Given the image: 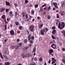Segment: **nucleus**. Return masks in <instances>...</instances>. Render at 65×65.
Masks as SVG:
<instances>
[{
	"label": "nucleus",
	"instance_id": "f257e3e1",
	"mask_svg": "<svg viewBox=\"0 0 65 65\" xmlns=\"http://www.w3.org/2000/svg\"><path fill=\"white\" fill-rule=\"evenodd\" d=\"M28 40L29 41H30L31 40H34V37L32 36L31 37V35H29L27 37Z\"/></svg>",
	"mask_w": 65,
	"mask_h": 65
},
{
	"label": "nucleus",
	"instance_id": "f03ea898",
	"mask_svg": "<svg viewBox=\"0 0 65 65\" xmlns=\"http://www.w3.org/2000/svg\"><path fill=\"white\" fill-rule=\"evenodd\" d=\"M34 26L33 25H31L29 27V29L30 31L31 32H33L34 31Z\"/></svg>",
	"mask_w": 65,
	"mask_h": 65
},
{
	"label": "nucleus",
	"instance_id": "7ed1b4c3",
	"mask_svg": "<svg viewBox=\"0 0 65 65\" xmlns=\"http://www.w3.org/2000/svg\"><path fill=\"white\" fill-rule=\"evenodd\" d=\"M45 32V29H43L42 30H40V32L41 35H44V32Z\"/></svg>",
	"mask_w": 65,
	"mask_h": 65
},
{
	"label": "nucleus",
	"instance_id": "20e7f679",
	"mask_svg": "<svg viewBox=\"0 0 65 65\" xmlns=\"http://www.w3.org/2000/svg\"><path fill=\"white\" fill-rule=\"evenodd\" d=\"M52 64H53L54 63H55L56 62V60L55 59V58H52Z\"/></svg>",
	"mask_w": 65,
	"mask_h": 65
},
{
	"label": "nucleus",
	"instance_id": "39448f33",
	"mask_svg": "<svg viewBox=\"0 0 65 65\" xmlns=\"http://www.w3.org/2000/svg\"><path fill=\"white\" fill-rule=\"evenodd\" d=\"M58 29H60L61 30L63 28L62 26H61V22H59L58 23Z\"/></svg>",
	"mask_w": 65,
	"mask_h": 65
},
{
	"label": "nucleus",
	"instance_id": "423d86ee",
	"mask_svg": "<svg viewBox=\"0 0 65 65\" xmlns=\"http://www.w3.org/2000/svg\"><path fill=\"white\" fill-rule=\"evenodd\" d=\"M51 46L52 48H53V49H56V44H53L51 45Z\"/></svg>",
	"mask_w": 65,
	"mask_h": 65
},
{
	"label": "nucleus",
	"instance_id": "0eeeda50",
	"mask_svg": "<svg viewBox=\"0 0 65 65\" xmlns=\"http://www.w3.org/2000/svg\"><path fill=\"white\" fill-rule=\"evenodd\" d=\"M31 56V54H29V53H27L25 55V58H28L29 56L30 57Z\"/></svg>",
	"mask_w": 65,
	"mask_h": 65
},
{
	"label": "nucleus",
	"instance_id": "6e6552de",
	"mask_svg": "<svg viewBox=\"0 0 65 65\" xmlns=\"http://www.w3.org/2000/svg\"><path fill=\"white\" fill-rule=\"evenodd\" d=\"M52 4L54 5L55 7V8H58V6H57V3H52Z\"/></svg>",
	"mask_w": 65,
	"mask_h": 65
},
{
	"label": "nucleus",
	"instance_id": "1a4fd4ad",
	"mask_svg": "<svg viewBox=\"0 0 65 65\" xmlns=\"http://www.w3.org/2000/svg\"><path fill=\"white\" fill-rule=\"evenodd\" d=\"M10 33L11 35H13L14 34V32L13 30H11L10 31Z\"/></svg>",
	"mask_w": 65,
	"mask_h": 65
},
{
	"label": "nucleus",
	"instance_id": "9d476101",
	"mask_svg": "<svg viewBox=\"0 0 65 65\" xmlns=\"http://www.w3.org/2000/svg\"><path fill=\"white\" fill-rule=\"evenodd\" d=\"M9 13L10 17H13V14L12 12L10 11L9 12Z\"/></svg>",
	"mask_w": 65,
	"mask_h": 65
},
{
	"label": "nucleus",
	"instance_id": "9b49d317",
	"mask_svg": "<svg viewBox=\"0 0 65 65\" xmlns=\"http://www.w3.org/2000/svg\"><path fill=\"white\" fill-rule=\"evenodd\" d=\"M49 53H53L54 52V50L53 49H50L49 50Z\"/></svg>",
	"mask_w": 65,
	"mask_h": 65
},
{
	"label": "nucleus",
	"instance_id": "f8f14e48",
	"mask_svg": "<svg viewBox=\"0 0 65 65\" xmlns=\"http://www.w3.org/2000/svg\"><path fill=\"white\" fill-rule=\"evenodd\" d=\"M61 25L62 27V28H64V27H65V24H64V23H61Z\"/></svg>",
	"mask_w": 65,
	"mask_h": 65
},
{
	"label": "nucleus",
	"instance_id": "ddd939ff",
	"mask_svg": "<svg viewBox=\"0 0 65 65\" xmlns=\"http://www.w3.org/2000/svg\"><path fill=\"white\" fill-rule=\"evenodd\" d=\"M36 52V48L34 47L33 49V50L32 51V53H34Z\"/></svg>",
	"mask_w": 65,
	"mask_h": 65
},
{
	"label": "nucleus",
	"instance_id": "4468645a",
	"mask_svg": "<svg viewBox=\"0 0 65 65\" xmlns=\"http://www.w3.org/2000/svg\"><path fill=\"white\" fill-rule=\"evenodd\" d=\"M21 56L23 58H25V54L24 53L22 54Z\"/></svg>",
	"mask_w": 65,
	"mask_h": 65
},
{
	"label": "nucleus",
	"instance_id": "2eb2a0df",
	"mask_svg": "<svg viewBox=\"0 0 65 65\" xmlns=\"http://www.w3.org/2000/svg\"><path fill=\"white\" fill-rule=\"evenodd\" d=\"M56 30H53L52 31V33L53 34H55L56 33Z\"/></svg>",
	"mask_w": 65,
	"mask_h": 65
},
{
	"label": "nucleus",
	"instance_id": "dca6fc26",
	"mask_svg": "<svg viewBox=\"0 0 65 65\" xmlns=\"http://www.w3.org/2000/svg\"><path fill=\"white\" fill-rule=\"evenodd\" d=\"M39 60L40 62H42L43 61V59L42 58L40 57Z\"/></svg>",
	"mask_w": 65,
	"mask_h": 65
},
{
	"label": "nucleus",
	"instance_id": "f3484780",
	"mask_svg": "<svg viewBox=\"0 0 65 65\" xmlns=\"http://www.w3.org/2000/svg\"><path fill=\"white\" fill-rule=\"evenodd\" d=\"M10 65V62H6L5 63V65Z\"/></svg>",
	"mask_w": 65,
	"mask_h": 65
},
{
	"label": "nucleus",
	"instance_id": "a211bd4d",
	"mask_svg": "<svg viewBox=\"0 0 65 65\" xmlns=\"http://www.w3.org/2000/svg\"><path fill=\"white\" fill-rule=\"evenodd\" d=\"M5 10V8H2L1 9V11H4Z\"/></svg>",
	"mask_w": 65,
	"mask_h": 65
},
{
	"label": "nucleus",
	"instance_id": "6ab92c4d",
	"mask_svg": "<svg viewBox=\"0 0 65 65\" xmlns=\"http://www.w3.org/2000/svg\"><path fill=\"white\" fill-rule=\"evenodd\" d=\"M64 12L63 11H60L61 15H64V14H63V13H64Z\"/></svg>",
	"mask_w": 65,
	"mask_h": 65
},
{
	"label": "nucleus",
	"instance_id": "aec40b11",
	"mask_svg": "<svg viewBox=\"0 0 65 65\" xmlns=\"http://www.w3.org/2000/svg\"><path fill=\"white\" fill-rule=\"evenodd\" d=\"M6 5H9L10 4V3L9 2H6Z\"/></svg>",
	"mask_w": 65,
	"mask_h": 65
},
{
	"label": "nucleus",
	"instance_id": "412c9836",
	"mask_svg": "<svg viewBox=\"0 0 65 65\" xmlns=\"http://www.w3.org/2000/svg\"><path fill=\"white\" fill-rule=\"evenodd\" d=\"M44 29H45V30H46L45 31V32H47V31H48V29L47 28H45Z\"/></svg>",
	"mask_w": 65,
	"mask_h": 65
},
{
	"label": "nucleus",
	"instance_id": "4be33fe9",
	"mask_svg": "<svg viewBox=\"0 0 65 65\" xmlns=\"http://www.w3.org/2000/svg\"><path fill=\"white\" fill-rule=\"evenodd\" d=\"M43 26V24H41L40 25V26H39V28H41V27H42V26Z\"/></svg>",
	"mask_w": 65,
	"mask_h": 65
},
{
	"label": "nucleus",
	"instance_id": "5701e85b",
	"mask_svg": "<svg viewBox=\"0 0 65 65\" xmlns=\"http://www.w3.org/2000/svg\"><path fill=\"white\" fill-rule=\"evenodd\" d=\"M11 48H13V49L15 47V45H12L11 46Z\"/></svg>",
	"mask_w": 65,
	"mask_h": 65
},
{
	"label": "nucleus",
	"instance_id": "b1692460",
	"mask_svg": "<svg viewBox=\"0 0 65 65\" xmlns=\"http://www.w3.org/2000/svg\"><path fill=\"white\" fill-rule=\"evenodd\" d=\"M15 48L16 50H18L19 48V47L18 46H17L15 47Z\"/></svg>",
	"mask_w": 65,
	"mask_h": 65
},
{
	"label": "nucleus",
	"instance_id": "393cba45",
	"mask_svg": "<svg viewBox=\"0 0 65 65\" xmlns=\"http://www.w3.org/2000/svg\"><path fill=\"white\" fill-rule=\"evenodd\" d=\"M29 47H26L25 48H23L24 50H27L28 48Z\"/></svg>",
	"mask_w": 65,
	"mask_h": 65
},
{
	"label": "nucleus",
	"instance_id": "a878e982",
	"mask_svg": "<svg viewBox=\"0 0 65 65\" xmlns=\"http://www.w3.org/2000/svg\"><path fill=\"white\" fill-rule=\"evenodd\" d=\"M22 14L23 15V17H25V13L24 12L22 13Z\"/></svg>",
	"mask_w": 65,
	"mask_h": 65
},
{
	"label": "nucleus",
	"instance_id": "bb28decb",
	"mask_svg": "<svg viewBox=\"0 0 65 65\" xmlns=\"http://www.w3.org/2000/svg\"><path fill=\"white\" fill-rule=\"evenodd\" d=\"M0 56L1 57V58L2 59H3V56H2V54H1V53L0 52Z\"/></svg>",
	"mask_w": 65,
	"mask_h": 65
},
{
	"label": "nucleus",
	"instance_id": "cd10ccee",
	"mask_svg": "<svg viewBox=\"0 0 65 65\" xmlns=\"http://www.w3.org/2000/svg\"><path fill=\"white\" fill-rule=\"evenodd\" d=\"M47 19H51V16L50 15H47Z\"/></svg>",
	"mask_w": 65,
	"mask_h": 65
},
{
	"label": "nucleus",
	"instance_id": "c85d7f7f",
	"mask_svg": "<svg viewBox=\"0 0 65 65\" xmlns=\"http://www.w3.org/2000/svg\"><path fill=\"white\" fill-rule=\"evenodd\" d=\"M22 44L21 43H19V47H21L22 46Z\"/></svg>",
	"mask_w": 65,
	"mask_h": 65
},
{
	"label": "nucleus",
	"instance_id": "c756f323",
	"mask_svg": "<svg viewBox=\"0 0 65 65\" xmlns=\"http://www.w3.org/2000/svg\"><path fill=\"white\" fill-rule=\"evenodd\" d=\"M2 18L3 19H4L5 18V15H3L2 17Z\"/></svg>",
	"mask_w": 65,
	"mask_h": 65
},
{
	"label": "nucleus",
	"instance_id": "7c9ffc66",
	"mask_svg": "<svg viewBox=\"0 0 65 65\" xmlns=\"http://www.w3.org/2000/svg\"><path fill=\"white\" fill-rule=\"evenodd\" d=\"M29 65H36V64L35 63L33 62L32 63V64H30Z\"/></svg>",
	"mask_w": 65,
	"mask_h": 65
},
{
	"label": "nucleus",
	"instance_id": "2f4dec72",
	"mask_svg": "<svg viewBox=\"0 0 65 65\" xmlns=\"http://www.w3.org/2000/svg\"><path fill=\"white\" fill-rule=\"evenodd\" d=\"M4 27L5 28L4 29V30H6L7 29V26L6 25H5L4 26Z\"/></svg>",
	"mask_w": 65,
	"mask_h": 65
},
{
	"label": "nucleus",
	"instance_id": "473e14b6",
	"mask_svg": "<svg viewBox=\"0 0 65 65\" xmlns=\"http://www.w3.org/2000/svg\"><path fill=\"white\" fill-rule=\"evenodd\" d=\"M25 17L26 19H28V15L27 14H26Z\"/></svg>",
	"mask_w": 65,
	"mask_h": 65
},
{
	"label": "nucleus",
	"instance_id": "72a5a7b5",
	"mask_svg": "<svg viewBox=\"0 0 65 65\" xmlns=\"http://www.w3.org/2000/svg\"><path fill=\"white\" fill-rule=\"evenodd\" d=\"M62 60L63 62V63L64 64H65V59H62Z\"/></svg>",
	"mask_w": 65,
	"mask_h": 65
},
{
	"label": "nucleus",
	"instance_id": "f704fd0d",
	"mask_svg": "<svg viewBox=\"0 0 65 65\" xmlns=\"http://www.w3.org/2000/svg\"><path fill=\"white\" fill-rule=\"evenodd\" d=\"M49 54L50 55H51V56H54V54H52V53H49Z\"/></svg>",
	"mask_w": 65,
	"mask_h": 65
},
{
	"label": "nucleus",
	"instance_id": "c9c22d12",
	"mask_svg": "<svg viewBox=\"0 0 65 65\" xmlns=\"http://www.w3.org/2000/svg\"><path fill=\"white\" fill-rule=\"evenodd\" d=\"M4 57L6 59H7V56L5 55H4Z\"/></svg>",
	"mask_w": 65,
	"mask_h": 65
},
{
	"label": "nucleus",
	"instance_id": "e433bc0d",
	"mask_svg": "<svg viewBox=\"0 0 65 65\" xmlns=\"http://www.w3.org/2000/svg\"><path fill=\"white\" fill-rule=\"evenodd\" d=\"M29 42L30 43H33V41L32 40H29Z\"/></svg>",
	"mask_w": 65,
	"mask_h": 65
},
{
	"label": "nucleus",
	"instance_id": "4c0bfd02",
	"mask_svg": "<svg viewBox=\"0 0 65 65\" xmlns=\"http://www.w3.org/2000/svg\"><path fill=\"white\" fill-rule=\"evenodd\" d=\"M15 24L16 26H18L19 25V23H18V22H17L15 23Z\"/></svg>",
	"mask_w": 65,
	"mask_h": 65
},
{
	"label": "nucleus",
	"instance_id": "58836bf2",
	"mask_svg": "<svg viewBox=\"0 0 65 65\" xmlns=\"http://www.w3.org/2000/svg\"><path fill=\"white\" fill-rule=\"evenodd\" d=\"M24 43H26L27 42V40H24Z\"/></svg>",
	"mask_w": 65,
	"mask_h": 65
},
{
	"label": "nucleus",
	"instance_id": "ea45409f",
	"mask_svg": "<svg viewBox=\"0 0 65 65\" xmlns=\"http://www.w3.org/2000/svg\"><path fill=\"white\" fill-rule=\"evenodd\" d=\"M52 30H55V29H56V28L55 27V26H53L52 27Z\"/></svg>",
	"mask_w": 65,
	"mask_h": 65
},
{
	"label": "nucleus",
	"instance_id": "a19ab883",
	"mask_svg": "<svg viewBox=\"0 0 65 65\" xmlns=\"http://www.w3.org/2000/svg\"><path fill=\"white\" fill-rule=\"evenodd\" d=\"M35 8H37L38 7V5L36 4L35 6Z\"/></svg>",
	"mask_w": 65,
	"mask_h": 65
},
{
	"label": "nucleus",
	"instance_id": "79ce46f5",
	"mask_svg": "<svg viewBox=\"0 0 65 65\" xmlns=\"http://www.w3.org/2000/svg\"><path fill=\"white\" fill-rule=\"evenodd\" d=\"M19 29H20V30H22V26H20L19 27Z\"/></svg>",
	"mask_w": 65,
	"mask_h": 65
},
{
	"label": "nucleus",
	"instance_id": "37998d69",
	"mask_svg": "<svg viewBox=\"0 0 65 65\" xmlns=\"http://www.w3.org/2000/svg\"><path fill=\"white\" fill-rule=\"evenodd\" d=\"M14 5L15 6H16V7H17V6H18V5L17 4H14Z\"/></svg>",
	"mask_w": 65,
	"mask_h": 65
},
{
	"label": "nucleus",
	"instance_id": "c03bdc74",
	"mask_svg": "<svg viewBox=\"0 0 65 65\" xmlns=\"http://www.w3.org/2000/svg\"><path fill=\"white\" fill-rule=\"evenodd\" d=\"M34 60L35 61H37V58L36 57H35L34 59Z\"/></svg>",
	"mask_w": 65,
	"mask_h": 65
},
{
	"label": "nucleus",
	"instance_id": "a18cd8bd",
	"mask_svg": "<svg viewBox=\"0 0 65 65\" xmlns=\"http://www.w3.org/2000/svg\"><path fill=\"white\" fill-rule=\"evenodd\" d=\"M37 19L38 20H40V17H37Z\"/></svg>",
	"mask_w": 65,
	"mask_h": 65
},
{
	"label": "nucleus",
	"instance_id": "49530a36",
	"mask_svg": "<svg viewBox=\"0 0 65 65\" xmlns=\"http://www.w3.org/2000/svg\"><path fill=\"white\" fill-rule=\"evenodd\" d=\"M52 38H53V39H55V38L54 36H52Z\"/></svg>",
	"mask_w": 65,
	"mask_h": 65
},
{
	"label": "nucleus",
	"instance_id": "de8ad7c7",
	"mask_svg": "<svg viewBox=\"0 0 65 65\" xmlns=\"http://www.w3.org/2000/svg\"><path fill=\"white\" fill-rule=\"evenodd\" d=\"M57 21H58V22L57 21V22L56 23V25L57 26H58V22H59V20H58Z\"/></svg>",
	"mask_w": 65,
	"mask_h": 65
},
{
	"label": "nucleus",
	"instance_id": "09e8293b",
	"mask_svg": "<svg viewBox=\"0 0 65 65\" xmlns=\"http://www.w3.org/2000/svg\"><path fill=\"white\" fill-rule=\"evenodd\" d=\"M51 6H50L49 7H48V10H50V9L51 8Z\"/></svg>",
	"mask_w": 65,
	"mask_h": 65
},
{
	"label": "nucleus",
	"instance_id": "8fccbe9b",
	"mask_svg": "<svg viewBox=\"0 0 65 65\" xmlns=\"http://www.w3.org/2000/svg\"><path fill=\"white\" fill-rule=\"evenodd\" d=\"M10 26L11 28H12V27H13V26L12 25V24H11L10 25Z\"/></svg>",
	"mask_w": 65,
	"mask_h": 65
},
{
	"label": "nucleus",
	"instance_id": "3c124183",
	"mask_svg": "<svg viewBox=\"0 0 65 65\" xmlns=\"http://www.w3.org/2000/svg\"><path fill=\"white\" fill-rule=\"evenodd\" d=\"M32 14H33L34 13V12L33 10H32L31 11Z\"/></svg>",
	"mask_w": 65,
	"mask_h": 65
},
{
	"label": "nucleus",
	"instance_id": "603ef678",
	"mask_svg": "<svg viewBox=\"0 0 65 65\" xmlns=\"http://www.w3.org/2000/svg\"><path fill=\"white\" fill-rule=\"evenodd\" d=\"M62 50L63 51H65V49H64V48H62Z\"/></svg>",
	"mask_w": 65,
	"mask_h": 65
},
{
	"label": "nucleus",
	"instance_id": "864d4df0",
	"mask_svg": "<svg viewBox=\"0 0 65 65\" xmlns=\"http://www.w3.org/2000/svg\"><path fill=\"white\" fill-rule=\"evenodd\" d=\"M56 40L57 41H59V38H58L57 37L56 38Z\"/></svg>",
	"mask_w": 65,
	"mask_h": 65
},
{
	"label": "nucleus",
	"instance_id": "5fc2aeb1",
	"mask_svg": "<svg viewBox=\"0 0 65 65\" xmlns=\"http://www.w3.org/2000/svg\"><path fill=\"white\" fill-rule=\"evenodd\" d=\"M25 3H28V1L27 0H26L25 1Z\"/></svg>",
	"mask_w": 65,
	"mask_h": 65
},
{
	"label": "nucleus",
	"instance_id": "6e6d98bb",
	"mask_svg": "<svg viewBox=\"0 0 65 65\" xmlns=\"http://www.w3.org/2000/svg\"><path fill=\"white\" fill-rule=\"evenodd\" d=\"M5 24H7V21H6V20H5Z\"/></svg>",
	"mask_w": 65,
	"mask_h": 65
},
{
	"label": "nucleus",
	"instance_id": "4d7b16f0",
	"mask_svg": "<svg viewBox=\"0 0 65 65\" xmlns=\"http://www.w3.org/2000/svg\"><path fill=\"white\" fill-rule=\"evenodd\" d=\"M8 10H9V9H7L6 10V12H7L8 11Z\"/></svg>",
	"mask_w": 65,
	"mask_h": 65
},
{
	"label": "nucleus",
	"instance_id": "13d9d810",
	"mask_svg": "<svg viewBox=\"0 0 65 65\" xmlns=\"http://www.w3.org/2000/svg\"><path fill=\"white\" fill-rule=\"evenodd\" d=\"M46 6V5L44 4V5H43L42 7H44V6Z\"/></svg>",
	"mask_w": 65,
	"mask_h": 65
},
{
	"label": "nucleus",
	"instance_id": "bf43d9fd",
	"mask_svg": "<svg viewBox=\"0 0 65 65\" xmlns=\"http://www.w3.org/2000/svg\"><path fill=\"white\" fill-rule=\"evenodd\" d=\"M29 18H29V19H30L31 20V18H32V16H29Z\"/></svg>",
	"mask_w": 65,
	"mask_h": 65
},
{
	"label": "nucleus",
	"instance_id": "052dcab7",
	"mask_svg": "<svg viewBox=\"0 0 65 65\" xmlns=\"http://www.w3.org/2000/svg\"><path fill=\"white\" fill-rule=\"evenodd\" d=\"M45 14V12H43V14Z\"/></svg>",
	"mask_w": 65,
	"mask_h": 65
},
{
	"label": "nucleus",
	"instance_id": "680f3d73",
	"mask_svg": "<svg viewBox=\"0 0 65 65\" xmlns=\"http://www.w3.org/2000/svg\"><path fill=\"white\" fill-rule=\"evenodd\" d=\"M7 21H9V19L8 18L7 19Z\"/></svg>",
	"mask_w": 65,
	"mask_h": 65
},
{
	"label": "nucleus",
	"instance_id": "e2e57ef3",
	"mask_svg": "<svg viewBox=\"0 0 65 65\" xmlns=\"http://www.w3.org/2000/svg\"><path fill=\"white\" fill-rule=\"evenodd\" d=\"M15 15H17V12H15Z\"/></svg>",
	"mask_w": 65,
	"mask_h": 65
},
{
	"label": "nucleus",
	"instance_id": "0e129e2a",
	"mask_svg": "<svg viewBox=\"0 0 65 65\" xmlns=\"http://www.w3.org/2000/svg\"><path fill=\"white\" fill-rule=\"evenodd\" d=\"M64 6V4H62L61 5V6L63 7Z\"/></svg>",
	"mask_w": 65,
	"mask_h": 65
},
{
	"label": "nucleus",
	"instance_id": "69168bd1",
	"mask_svg": "<svg viewBox=\"0 0 65 65\" xmlns=\"http://www.w3.org/2000/svg\"><path fill=\"white\" fill-rule=\"evenodd\" d=\"M48 63H49V64H50V63H51V61L50 60H49L48 61Z\"/></svg>",
	"mask_w": 65,
	"mask_h": 65
},
{
	"label": "nucleus",
	"instance_id": "338daca9",
	"mask_svg": "<svg viewBox=\"0 0 65 65\" xmlns=\"http://www.w3.org/2000/svg\"><path fill=\"white\" fill-rule=\"evenodd\" d=\"M44 10H46V9H46V8H44Z\"/></svg>",
	"mask_w": 65,
	"mask_h": 65
},
{
	"label": "nucleus",
	"instance_id": "774afa93",
	"mask_svg": "<svg viewBox=\"0 0 65 65\" xmlns=\"http://www.w3.org/2000/svg\"><path fill=\"white\" fill-rule=\"evenodd\" d=\"M29 45L30 46H32V44H29Z\"/></svg>",
	"mask_w": 65,
	"mask_h": 65
}]
</instances>
